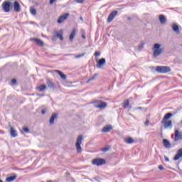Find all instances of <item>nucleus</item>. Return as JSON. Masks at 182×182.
I'll use <instances>...</instances> for the list:
<instances>
[{
	"label": "nucleus",
	"mask_w": 182,
	"mask_h": 182,
	"mask_svg": "<svg viewBox=\"0 0 182 182\" xmlns=\"http://www.w3.org/2000/svg\"><path fill=\"white\" fill-rule=\"evenodd\" d=\"M14 12H21V4H19L18 1L14 3Z\"/></svg>",
	"instance_id": "obj_13"
},
{
	"label": "nucleus",
	"mask_w": 182,
	"mask_h": 182,
	"mask_svg": "<svg viewBox=\"0 0 182 182\" xmlns=\"http://www.w3.org/2000/svg\"><path fill=\"white\" fill-rule=\"evenodd\" d=\"M58 119V114L53 113L51 115V117L50 118L49 123L50 124H54L55 119Z\"/></svg>",
	"instance_id": "obj_18"
},
{
	"label": "nucleus",
	"mask_w": 182,
	"mask_h": 182,
	"mask_svg": "<svg viewBox=\"0 0 182 182\" xmlns=\"http://www.w3.org/2000/svg\"><path fill=\"white\" fill-rule=\"evenodd\" d=\"M76 33H77V29L73 28L71 31L70 34L69 36V41L70 42H73V41H75V37L76 36Z\"/></svg>",
	"instance_id": "obj_9"
},
{
	"label": "nucleus",
	"mask_w": 182,
	"mask_h": 182,
	"mask_svg": "<svg viewBox=\"0 0 182 182\" xmlns=\"http://www.w3.org/2000/svg\"><path fill=\"white\" fill-rule=\"evenodd\" d=\"M117 15V11H114L111 12L110 14L108 16L107 22L110 23V22H112L113 19L116 18Z\"/></svg>",
	"instance_id": "obj_8"
},
{
	"label": "nucleus",
	"mask_w": 182,
	"mask_h": 182,
	"mask_svg": "<svg viewBox=\"0 0 182 182\" xmlns=\"http://www.w3.org/2000/svg\"><path fill=\"white\" fill-rule=\"evenodd\" d=\"M0 182H4L2 180L0 179Z\"/></svg>",
	"instance_id": "obj_47"
},
{
	"label": "nucleus",
	"mask_w": 182,
	"mask_h": 182,
	"mask_svg": "<svg viewBox=\"0 0 182 182\" xmlns=\"http://www.w3.org/2000/svg\"><path fill=\"white\" fill-rule=\"evenodd\" d=\"M16 177H18V176H16V173H13L11 176H9L6 178V181L7 182L15 181V180H16Z\"/></svg>",
	"instance_id": "obj_19"
},
{
	"label": "nucleus",
	"mask_w": 182,
	"mask_h": 182,
	"mask_svg": "<svg viewBox=\"0 0 182 182\" xmlns=\"http://www.w3.org/2000/svg\"><path fill=\"white\" fill-rule=\"evenodd\" d=\"M178 140H182V134L178 129H176L174 141H178Z\"/></svg>",
	"instance_id": "obj_10"
},
{
	"label": "nucleus",
	"mask_w": 182,
	"mask_h": 182,
	"mask_svg": "<svg viewBox=\"0 0 182 182\" xmlns=\"http://www.w3.org/2000/svg\"><path fill=\"white\" fill-rule=\"evenodd\" d=\"M37 96H39L40 97H43V96H45L44 94H37Z\"/></svg>",
	"instance_id": "obj_44"
},
{
	"label": "nucleus",
	"mask_w": 182,
	"mask_h": 182,
	"mask_svg": "<svg viewBox=\"0 0 182 182\" xmlns=\"http://www.w3.org/2000/svg\"><path fill=\"white\" fill-rule=\"evenodd\" d=\"M97 103H99V105H95V107L97 109H100L101 110H103V109H106L107 107V103L98 100L97 101Z\"/></svg>",
	"instance_id": "obj_6"
},
{
	"label": "nucleus",
	"mask_w": 182,
	"mask_h": 182,
	"mask_svg": "<svg viewBox=\"0 0 182 182\" xmlns=\"http://www.w3.org/2000/svg\"><path fill=\"white\" fill-rule=\"evenodd\" d=\"M83 140V136L79 135L77 138V142L75 144V147L77 149V153H82V146L80 144H82V141Z\"/></svg>",
	"instance_id": "obj_2"
},
{
	"label": "nucleus",
	"mask_w": 182,
	"mask_h": 182,
	"mask_svg": "<svg viewBox=\"0 0 182 182\" xmlns=\"http://www.w3.org/2000/svg\"><path fill=\"white\" fill-rule=\"evenodd\" d=\"M23 130L25 133H29V128L26 127H23Z\"/></svg>",
	"instance_id": "obj_33"
},
{
	"label": "nucleus",
	"mask_w": 182,
	"mask_h": 182,
	"mask_svg": "<svg viewBox=\"0 0 182 182\" xmlns=\"http://www.w3.org/2000/svg\"><path fill=\"white\" fill-rule=\"evenodd\" d=\"M136 110H143V107H139L136 108Z\"/></svg>",
	"instance_id": "obj_43"
},
{
	"label": "nucleus",
	"mask_w": 182,
	"mask_h": 182,
	"mask_svg": "<svg viewBox=\"0 0 182 182\" xmlns=\"http://www.w3.org/2000/svg\"><path fill=\"white\" fill-rule=\"evenodd\" d=\"M68 16H69L68 13L60 16L57 21L58 23H62L63 22H65V21L68 19Z\"/></svg>",
	"instance_id": "obj_12"
},
{
	"label": "nucleus",
	"mask_w": 182,
	"mask_h": 182,
	"mask_svg": "<svg viewBox=\"0 0 182 182\" xmlns=\"http://www.w3.org/2000/svg\"><path fill=\"white\" fill-rule=\"evenodd\" d=\"M53 2H56V0H50V5H53Z\"/></svg>",
	"instance_id": "obj_42"
},
{
	"label": "nucleus",
	"mask_w": 182,
	"mask_h": 182,
	"mask_svg": "<svg viewBox=\"0 0 182 182\" xmlns=\"http://www.w3.org/2000/svg\"><path fill=\"white\" fill-rule=\"evenodd\" d=\"M48 111V108H43L41 110V114H45V113H46V112Z\"/></svg>",
	"instance_id": "obj_34"
},
{
	"label": "nucleus",
	"mask_w": 182,
	"mask_h": 182,
	"mask_svg": "<svg viewBox=\"0 0 182 182\" xmlns=\"http://www.w3.org/2000/svg\"><path fill=\"white\" fill-rule=\"evenodd\" d=\"M82 39H86V35L85 33V31H82Z\"/></svg>",
	"instance_id": "obj_37"
},
{
	"label": "nucleus",
	"mask_w": 182,
	"mask_h": 182,
	"mask_svg": "<svg viewBox=\"0 0 182 182\" xmlns=\"http://www.w3.org/2000/svg\"><path fill=\"white\" fill-rule=\"evenodd\" d=\"M165 161H170V159H168V157L165 156Z\"/></svg>",
	"instance_id": "obj_46"
},
{
	"label": "nucleus",
	"mask_w": 182,
	"mask_h": 182,
	"mask_svg": "<svg viewBox=\"0 0 182 182\" xmlns=\"http://www.w3.org/2000/svg\"><path fill=\"white\" fill-rule=\"evenodd\" d=\"M172 29H173V31H174V32H176V33H178V32H180V28H178V25H173L172 26Z\"/></svg>",
	"instance_id": "obj_29"
},
{
	"label": "nucleus",
	"mask_w": 182,
	"mask_h": 182,
	"mask_svg": "<svg viewBox=\"0 0 182 182\" xmlns=\"http://www.w3.org/2000/svg\"><path fill=\"white\" fill-rule=\"evenodd\" d=\"M53 72H54L55 73H58V75H59L63 80H66V75L63 74L62 71L58 70H54Z\"/></svg>",
	"instance_id": "obj_16"
},
{
	"label": "nucleus",
	"mask_w": 182,
	"mask_h": 182,
	"mask_svg": "<svg viewBox=\"0 0 182 182\" xmlns=\"http://www.w3.org/2000/svg\"><path fill=\"white\" fill-rule=\"evenodd\" d=\"M97 76H99V73H95L92 77L88 79V80L87 81V83H89V82H92L95 80L97 77Z\"/></svg>",
	"instance_id": "obj_28"
},
{
	"label": "nucleus",
	"mask_w": 182,
	"mask_h": 182,
	"mask_svg": "<svg viewBox=\"0 0 182 182\" xmlns=\"http://www.w3.org/2000/svg\"><path fill=\"white\" fill-rule=\"evenodd\" d=\"M156 70L158 73H168V72H171V68L167 66H157Z\"/></svg>",
	"instance_id": "obj_3"
},
{
	"label": "nucleus",
	"mask_w": 182,
	"mask_h": 182,
	"mask_svg": "<svg viewBox=\"0 0 182 182\" xmlns=\"http://www.w3.org/2000/svg\"><path fill=\"white\" fill-rule=\"evenodd\" d=\"M163 144L166 149H170L171 147V144L168 139H164Z\"/></svg>",
	"instance_id": "obj_21"
},
{
	"label": "nucleus",
	"mask_w": 182,
	"mask_h": 182,
	"mask_svg": "<svg viewBox=\"0 0 182 182\" xmlns=\"http://www.w3.org/2000/svg\"><path fill=\"white\" fill-rule=\"evenodd\" d=\"M10 134L11 137H18V134L16 133V130L12 127H11Z\"/></svg>",
	"instance_id": "obj_23"
},
{
	"label": "nucleus",
	"mask_w": 182,
	"mask_h": 182,
	"mask_svg": "<svg viewBox=\"0 0 182 182\" xmlns=\"http://www.w3.org/2000/svg\"><path fill=\"white\" fill-rule=\"evenodd\" d=\"M102 151H104L105 153H106V151H109V148H102Z\"/></svg>",
	"instance_id": "obj_39"
},
{
	"label": "nucleus",
	"mask_w": 182,
	"mask_h": 182,
	"mask_svg": "<svg viewBox=\"0 0 182 182\" xmlns=\"http://www.w3.org/2000/svg\"><path fill=\"white\" fill-rule=\"evenodd\" d=\"M122 107L124 109H127V107H129V109H132V106H130L129 100H127L124 102Z\"/></svg>",
	"instance_id": "obj_24"
},
{
	"label": "nucleus",
	"mask_w": 182,
	"mask_h": 182,
	"mask_svg": "<svg viewBox=\"0 0 182 182\" xmlns=\"http://www.w3.org/2000/svg\"><path fill=\"white\" fill-rule=\"evenodd\" d=\"M149 120H146L145 122V126H149Z\"/></svg>",
	"instance_id": "obj_45"
},
{
	"label": "nucleus",
	"mask_w": 182,
	"mask_h": 182,
	"mask_svg": "<svg viewBox=\"0 0 182 182\" xmlns=\"http://www.w3.org/2000/svg\"><path fill=\"white\" fill-rule=\"evenodd\" d=\"M143 48H144V43H141V45H139V50H141V49H143Z\"/></svg>",
	"instance_id": "obj_36"
},
{
	"label": "nucleus",
	"mask_w": 182,
	"mask_h": 182,
	"mask_svg": "<svg viewBox=\"0 0 182 182\" xmlns=\"http://www.w3.org/2000/svg\"><path fill=\"white\" fill-rule=\"evenodd\" d=\"M162 124L164 125V129H168V127L170 129H171V127H173V122H171V120L169 121H164L163 122V121H161Z\"/></svg>",
	"instance_id": "obj_11"
},
{
	"label": "nucleus",
	"mask_w": 182,
	"mask_h": 182,
	"mask_svg": "<svg viewBox=\"0 0 182 182\" xmlns=\"http://www.w3.org/2000/svg\"><path fill=\"white\" fill-rule=\"evenodd\" d=\"M153 57L157 58L161 55V53H164V48L161 46L160 43H155L153 46Z\"/></svg>",
	"instance_id": "obj_1"
},
{
	"label": "nucleus",
	"mask_w": 182,
	"mask_h": 182,
	"mask_svg": "<svg viewBox=\"0 0 182 182\" xmlns=\"http://www.w3.org/2000/svg\"><path fill=\"white\" fill-rule=\"evenodd\" d=\"M171 117H173V114H171V112H168L164 115L162 122H164L168 120Z\"/></svg>",
	"instance_id": "obj_22"
},
{
	"label": "nucleus",
	"mask_w": 182,
	"mask_h": 182,
	"mask_svg": "<svg viewBox=\"0 0 182 182\" xmlns=\"http://www.w3.org/2000/svg\"><path fill=\"white\" fill-rule=\"evenodd\" d=\"M46 84L48 85V87L50 89H53L55 87V85H53V82L49 79L47 80Z\"/></svg>",
	"instance_id": "obj_26"
},
{
	"label": "nucleus",
	"mask_w": 182,
	"mask_h": 182,
	"mask_svg": "<svg viewBox=\"0 0 182 182\" xmlns=\"http://www.w3.org/2000/svg\"><path fill=\"white\" fill-rule=\"evenodd\" d=\"M46 89V85L45 84H43L37 87V90H38V92H43Z\"/></svg>",
	"instance_id": "obj_27"
},
{
	"label": "nucleus",
	"mask_w": 182,
	"mask_h": 182,
	"mask_svg": "<svg viewBox=\"0 0 182 182\" xmlns=\"http://www.w3.org/2000/svg\"><path fill=\"white\" fill-rule=\"evenodd\" d=\"M95 56H100V52H99V51L95 52Z\"/></svg>",
	"instance_id": "obj_40"
},
{
	"label": "nucleus",
	"mask_w": 182,
	"mask_h": 182,
	"mask_svg": "<svg viewBox=\"0 0 182 182\" xmlns=\"http://www.w3.org/2000/svg\"><path fill=\"white\" fill-rule=\"evenodd\" d=\"M159 19L161 25H166V23H167V18H166V16L161 14L159 15Z\"/></svg>",
	"instance_id": "obj_14"
},
{
	"label": "nucleus",
	"mask_w": 182,
	"mask_h": 182,
	"mask_svg": "<svg viewBox=\"0 0 182 182\" xmlns=\"http://www.w3.org/2000/svg\"><path fill=\"white\" fill-rule=\"evenodd\" d=\"M95 62H97V69H100L102 66H105L106 65V59L105 58H101L99 60L97 58H96Z\"/></svg>",
	"instance_id": "obj_7"
},
{
	"label": "nucleus",
	"mask_w": 182,
	"mask_h": 182,
	"mask_svg": "<svg viewBox=\"0 0 182 182\" xmlns=\"http://www.w3.org/2000/svg\"><path fill=\"white\" fill-rule=\"evenodd\" d=\"M31 41H33V42H36L38 46H42L43 45V41H41L38 38H31Z\"/></svg>",
	"instance_id": "obj_25"
},
{
	"label": "nucleus",
	"mask_w": 182,
	"mask_h": 182,
	"mask_svg": "<svg viewBox=\"0 0 182 182\" xmlns=\"http://www.w3.org/2000/svg\"><path fill=\"white\" fill-rule=\"evenodd\" d=\"M11 83H12V85H16V79H12Z\"/></svg>",
	"instance_id": "obj_38"
},
{
	"label": "nucleus",
	"mask_w": 182,
	"mask_h": 182,
	"mask_svg": "<svg viewBox=\"0 0 182 182\" xmlns=\"http://www.w3.org/2000/svg\"><path fill=\"white\" fill-rule=\"evenodd\" d=\"M159 170H164V167L163 166V165H160L159 166Z\"/></svg>",
	"instance_id": "obj_41"
},
{
	"label": "nucleus",
	"mask_w": 182,
	"mask_h": 182,
	"mask_svg": "<svg viewBox=\"0 0 182 182\" xmlns=\"http://www.w3.org/2000/svg\"><path fill=\"white\" fill-rule=\"evenodd\" d=\"M11 5H12V3L8 1H6L2 4V8L4 12L8 13L11 11Z\"/></svg>",
	"instance_id": "obj_5"
},
{
	"label": "nucleus",
	"mask_w": 182,
	"mask_h": 182,
	"mask_svg": "<svg viewBox=\"0 0 182 182\" xmlns=\"http://www.w3.org/2000/svg\"><path fill=\"white\" fill-rule=\"evenodd\" d=\"M85 55H86V53H83L82 54L75 55V59H80V58H83V56H85Z\"/></svg>",
	"instance_id": "obj_32"
},
{
	"label": "nucleus",
	"mask_w": 182,
	"mask_h": 182,
	"mask_svg": "<svg viewBox=\"0 0 182 182\" xmlns=\"http://www.w3.org/2000/svg\"><path fill=\"white\" fill-rule=\"evenodd\" d=\"M182 157V148L178 150L177 154L173 157L174 161H177V160H179Z\"/></svg>",
	"instance_id": "obj_15"
},
{
	"label": "nucleus",
	"mask_w": 182,
	"mask_h": 182,
	"mask_svg": "<svg viewBox=\"0 0 182 182\" xmlns=\"http://www.w3.org/2000/svg\"><path fill=\"white\" fill-rule=\"evenodd\" d=\"M92 164L94 166H103V164H106V160L100 158H97L92 160Z\"/></svg>",
	"instance_id": "obj_4"
},
{
	"label": "nucleus",
	"mask_w": 182,
	"mask_h": 182,
	"mask_svg": "<svg viewBox=\"0 0 182 182\" xmlns=\"http://www.w3.org/2000/svg\"><path fill=\"white\" fill-rule=\"evenodd\" d=\"M124 143H126L127 144H133V143H134V139H133V138H132L131 136H127L124 139Z\"/></svg>",
	"instance_id": "obj_17"
},
{
	"label": "nucleus",
	"mask_w": 182,
	"mask_h": 182,
	"mask_svg": "<svg viewBox=\"0 0 182 182\" xmlns=\"http://www.w3.org/2000/svg\"><path fill=\"white\" fill-rule=\"evenodd\" d=\"M85 1L86 0H75V2H77V4H83Z\"/></svg>",
	"instance_id": "obj_35"
},
{
	"label": "nucleus",
	"mask_w": 182,
	"mask_h": 182,
	"mask_svg": "<svg viewBox=\"0 0 182 182\" xmlns=\"http://www.w3.org/2000/svg\"><path fill=\"white\" fill-rule=\"evenodd\" d=\"M30 12L31 15H36V9L33 8L30 9Z\"/></svg>",
	"instance_id": "obj_31"
},
{
	"label": "nucleus",
	"mask_w": 182,
	"mask_h": 182,
	"mask_svg": "<svg viewBox=\"0 0 182 182\" xmlns=\"http://www.w3.org/2000/svg\"><path fill=\"white\" fill-rule=\"evenodd\" d=\"M112 129H113V127H112V125H107L103 127V129H102V133H109V132H110V130H112Z\"/></svg>",
	"instance_id": "obj_20"
},
{
	"label": "nucleus",
	"mask_w": 182,
	"mask_h": 182,
	"mask_svg": "<svg viewBox=\"0 0 182 182\" xmlns=\"http://www.w3.org/2000/svg\"><path fill=\"white\" fill-rule=\"evenodd\" d=\"M57 38H59L60 41H63V35L62 31H60L59 32L57 33Z\"/></svg>",
	"instance_id": "obj_30"
}]
</instances>
